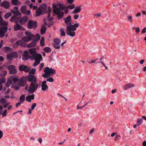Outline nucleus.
<instances>
[{
	"instance_id": "nucleus-60",
	"label": "nucleus",
	"mask_w": 146,
	"mask_h": 146,
	"mask_svg": "<svg viewBox=\"0 0 146 146\" xmlns=\"http://www.w3.org/2000/svg\"><path fill=\"white\" fill-rule=\"evenodd\" d=\"M3 133L1 130H0V139L3 136Z\"/></svg>"
},
{
	"instance_id": "nucleus-50",
	"label": "nucleus",
	"mask_w": 146,
	"mask_h": 146,
	"mask_svg": "<svg viewBox=\"0 0 146 146\" xmlns=\"http://www.w3.org/2000/svg\"><path fill=\"white\" fill-rule=\"evenodd\" d=\"M100 62L104 66L106 70H107L108 69V68L106 66V64L104 62Z\"/></svg>"
},
{
	"instance_id": "nucleus-11",
	"label": "nucleus",
	"mask_w": 146,
	"mask_h": 146,
	"mask_svg": "<svg viewBox=\"0 0 146 146\" xmlns=\"http://www.w3.org/2000/svg\"><path fill=\"white\" fill-rule=\"evenodd\" d=\"M18 45L23 47H25L27 46L26 43L21 40L17 41L16 42V44L13 45V46L14 47H17Z\"/></svg>"
},
{
	"instance_id": "nucleus-34",
	"label": "nucleus",
	"mask_w": 146,
	"mask_h": 146,
	"mask_svg": "<svg viewBox=\"0 0 146 146\" xmlns=\"http://www.w3.org/2000/svg\"><path fill=\"white\" fill-rule=\"evenodd\" d=\"M25 100V95H22L19 98V101L21 102H23Z\"/></svg>"
},
{
	"instance_id": "nucleus-51",
	"label": "nucleus",
	"mask_w": 146,
	"mask_h": 146,
	"mask_svg": "<svg viewBox=\"0 0 146 146\" xmlns=\"http://www.w3.org/2000/svg\"><path fill=\"white\" fill-rule=\"evenodd\" d=\"M3 73L1 74L2 76H5L7 74V72L6 70H3L2 72Z\"/></svg>"
},
{
	"instance_id": "nucleus-12",
	"label": "nucleus",
	"mask_w": 146,
	"mask_h": 146,
	"mask_svg": "<svg viewBox=\"0 0 146 146\" xmlns=\"http://www.w3.org/2000/svg\"><path fill=\"white\" fill-rule=\"evenodd\" d=\"M27 79L28 81L31 83L36 82L37 81L36 78L33 75H29L27 77Z\"/></svg>"
},
{
	"instance_id": "nucleus-58",
	"label": "nucleus",
	"mask_w": 146,
	"mask_h": 146,
	"mask_svg": "<svg viewBox=\"0 0 146 146\" xmlns=\"http://www.w3.org/2000/svg\"><path fill=\"white\" fill-rule=\"evenodd\" d=\"M88 103H87L85 105H84L82 107H79L78 106H77V109H81L82 108L84 107L86 105L88 104Z\"/></svg>"
},
{
	"instance_id": "nucleus-32",
	"label": "nucleus",
	"mask_w": 146,
	"mask_h": 146,
	"mask_svg": "<svg viewBox=\"0 0 146 146\" xmlns=\"http://www.w3.org/2000/svg\"><path fill=\"white\" fill-rule=\"evenodd\" d=\"M59 31L61 32L60 35L61 36H64L65 35L66 33L64 31V28H61L60 29Z\"/></svg>"
},
{
	"instance_id": "nucleus-41",
	"label": "nucleus",
	"mask_w": 146,
	"mask_h": 146,
	"mask_svg": "<svg viewBox=\"0 0 146 146\" xmlns=\"http://www.w3.org/2000/svg\"><path fill=\"white\" fill-rule=\"evenodd\" d=\"M63 7L64 9L63 10H64V13H67L68 12V9L67 8V7H66L65 6H64L63 4Z\"/></svg>"
},
{
	"instance_id": "nucleus-28",
	"label": "nucleus",
	"mask_w": 146,
	"mask_h": 146,
	"mask_svg": "<svg viewBox=\"0 0 146 146\" xmlns=\"http://www.w3.org/2000/svg\"><path fill=\"white\" fill-rule=\"evenodd\" d=\"M21 39L25 43L31 40V39L26 36L22 37Z\"/></svg>"
},
{
	"instance_id": "nucleus-39",
	"label": "nucleus",
	"mask_w": 146,
	"mask_h": 146,
	"mask_svg": "<svg viewBox=\"0 0 146 146\" xmlns=\"http://www.w3.org/2000/svg\"><path fill=\"white\" fill-rule=\"evenodd\" d=\"M11 15V13L10 12H8L5 15L4 18L5 19H7Z\"/></svg>"
},
{
	"instance_id": "nucleus-31",
	"label": "nucleus",
	"mask_w": 146,
	"mask_h": 146,
	"mask_svg": "<svg viewBox=\"0 0 146 146\" xmlns=\"http://www.w3.org/2000/svg\"><path fill=\"white\" fill-rule=\"evenodd\" d=\"M53 44L59 45L60 43V40L58 38H55L54 39Z\"/></svg>"
},
{
	"instance_id": "nucleus-1",
	"label": "nucleus",
	"mask_w": 146,
	"mask_h": 146,
	"mask_svg": "<svg viewBox=\"0 0 146 146\" xmlns=\"http://www.w3.org/2000/svg\"><path fill=\"white\" fill-rule=\"evenodd\" d=\"M28 56L31 57L33 59L36 60L35 62L33 65L34 66H37L39 64L40 60H42V59L41 55L37 54L35 48L30 49L29 50L28 52L27 51H24L22 59L27 60L28 58Z\"/></svg>"
},
{
	"instance_id": "nucleus-38",
	"label": "nucleus",
	"mask_w": 146,
	"mask_h": 146,
	"mask_svg": "<svg viewBox=\"0 0 146 146\" xmlns=\"http://www.w3.org/2000/svg\"><path fill=\"white\" fill-rule=\"evenodd\" d=\"M71 4L68 5L67 6V8L70 9H72L75 7V5L74 4Z\"/></svg>"
},
{
	"instance_id": "nucleus-15",
	"label": "nucleus",
	"mask_w": 146,
	"mask_h": 146,
	"mask_svg": "<svg viewBox=\"0 0 146 146\" xmlns=\"http://www.w3.org/2000/svg\"><path fill=\"white\" fill-rule=\"evenodd\" d=\"M7 30V27H0V37H2L5 36V33Z\"/></svg>"
},
{
	"instance_id": "nucleus-36",
	"label": "nucleus",
	"mask_w": 146,
	"mask_h": 146,
	"mask_svg": "<svg viewBox=\"0 0 146 146\" xmlns=\"http://www.w3.org/2000/svg\"><path fill=\"white\" fill-rule=\"evenodd\" d=\"M40 45L42 46H44V37H42L40 41Z\"/></svg>"
},
{
	"instance_id": "nucleus-21",
	"label": "nucleus",
	"mask_w": 146,
	"mask_h": 146,
	"mask_svg": "<svg viewBox=\"0 0 146 146\" xmlns=\"http://www.w3.org/2000/svg\"><path fill=\"white\" fill-rule=\"evenodd\" d=\"M25 34L26 36L29 38L31 40L35 36L34 35L32 34L31 32L28 31H26L25 33Z\"/></svg>"
},
{
	"instance_id": "nucleus-8",
	"label": "nucleus",
	"mask_w": 146,
	"mask_h": 146,
	"mask_svg": "<svg viewBox=\"0 0 146 146\" xmlns=\"http://www.w3.org/2000/svg\"><path fill=\"white\" fill-rule=\"evenodd\" d=\"M8 83L10 84H15L17 83L18 80V78L15 76H13L10 77L8 80Z\"/></svg>"
},
{
	"instance_id": "nucleus-19",
	"label": "nucleus",
	"mask_w": 146,
	"mask_h": 146,
	"mask_svg": "<svg viewBox=\"0 0 146 146\" xmlns=\"http://www.w3.org/2000/svg\"><path fill=\"white\" fill-rule=\"evenodd\" d=\"M41 89L43 91H46L48 89V87L46 84V81H43L41 85Z\"/></svg>"
},
{
	"instance_id": "nucleus-20",
	"label": "nucleus",
	"mask_w": 146,
	"mask_h": 146,
	"mask_svg": "<svg viewBox=\"0 0 146 146\" xmlns=\"http://www.w3.org/2000/svg\"><path fill=\"white\" fill-rule=\"evenodd\" d=\"M14 10H12L11 11L13 13L17 15H20L21 14L20 12L18 10V8L17 7H15L14 8Z\"/></svg>"
},
{
	"instance_id": "nucleus-56",
	"label": "nucleus",
	"mask_w": 146,
	"mask_h": 146,
	"mask_svg": "<svg viewBox=\"0 0 146 146\" xmlns=\"http://www.w3.org/2000/svg\"><path fill=\"white\" fill-rule=\"evenodd\" d=\"M7 110H5L4 111V112H3V113L2 115L3 116H5L6 115V113H7Z\"/></svg>"
},
{
	"instance_id": "nucleus-29",
	"label": "nucleus",
	"mask_w": 146,
	"mask_h": 146,
	"mask_svg": "<svg viewBox=\"0 0 146 146\" xmlns=\"http://www.w3.org/2000/svg\"><path fill=\"white\" fill-rule=\"evenodd\" d=\"M36 43L35 41H33L31 43L29 44L27 46L28 48H31L34 47L36 46Z\"/></svg>"
},
{
	"instance_id": "nucleus-13",
	"label": "nucleus",
	"mask_w": 146,
	"mask_h": 146,
	"mask_svg": "<svg viewBox=\"0 0 146 146\" xmlns=\"http://www.w3.org/2000/svg\"><path fill=\"white\" fill-rule=\"evenodd\" d=\"M28 20V18L26 17H20L19 18L18 21L21 25H24L27 23Z\"/></svg>"
},
{
	"instance_id": "nucleus-37",
	"label": "nucleus",
	"mask_w": 146,
	"mask_h": 146,
	"mask_svg": "<svg viewBox=\"0 0 146 146\" xmlns=\"http://www.w3.org/2000/svg\"><path fill=\"white\" fill-rule=\"evenodd\" d=\"M127 20L130 22H132L133 21V17L132 15H129L127 17Z\"/></svg>"
},
{
	"instance_id": "nucleus-57",
	"label": "nucleus",
	"mask_w": 146,
	"mask_h": 146,
	"mask_svg": "<svg viewBox=\"0 0 146 146\" xmlns=\"http://www.w3.org/2000/svg\"><path fill=\"white\" fill-rule=\"evenodd\" d=\"M120 137V135H115V141H117V140L118 139L119 137Z\"/></svg>"
},
{
	"instance_id": "nucleus-49",
	"label": "nucleus",
	"mask_w": 146,
	"mask_h": 146,
	"mask_svg": "<svg viewBox=\"0 0 146 146\" xmlns=\"http://www.w3.org/2000/svg\"><path fill=\"white\" fill-rule=\"evenodd\" d=\"M36 70L35 69L33 68L30 71L29 73L31 74H34L35 73Z\"/></svg>"
},
{
	"instance_id": "nucleus-22",
	"label": "nucleus",
	"mask_w": 146,
	"mask_h": 146,
	"mask_svg": "<svg viewBox=\"0 0 146 146\" xmlns=\"http://www.w3.org/2000/svg\"><path fill=\"white\" fill-rule=\"evenodd\" d=\"M35 98V95L33 94L31 95H29L27 96L26 98V100L29 102H31V100H33Z\"/></svg>"
},
{
	"instance_id": "nucleus-23",
	"label": "nucleus",
	"mask_w": 146,
	"mask_h": 146,
	"mask_svg": "<svg viewBox=\"0 0 146 146\" xmlns=\"http://www.w3.org/2000/svg\"><path fill=\"white\" fill-rule=\"evenodd\" d=\"M8 24V22L3 20L1 14H0V25L6 26Z\"/></svg>"
},
{
	"instance_id": "nucleus-33",
	"label": "nucleus",
	"mask_w": 146,
	"mask_h": 146,
	"mask_svg": "<svg viewBox=\"0 0 146 146\" xmlns=\"http://www.w3.org/2000/svg\"><path fill=\"white\" fill-rule=\"evenodd\" d=\"M3 49L4 52H8L12 51L11 48L9 47H5Z\"/></svg>"
},
{
	"instance_id": "nucleus-53",
	"label": "nucleus",
	"mask_w": 146,
	"mask_h": 146,
	"mask_svg": "<svg viewBox=\"0 0 146 146\" xmlns=\"http://www.w3.org/2000/svg\"><path fill=\"white\" fill-rule=\"evenodd\" d=\"M74 0H66L67 2L69 4H71L72 3Z\"/></svg>"
},
{
	"instance_id": "nucleus-52",
	"label": "nucleus",
	"mask_w": 146,
	"mask_h": 146,
	"mask_svg": "<svg viewBox=\"0 0 146 146\" xmlns=\"http://www.w3.org/2000/svg\"><path fill=\"white\" fill-rule=\"evenodd\" d=\"M10 104L9 102H7V103H4V107L5 108H6Z\"/></svg>"
},
{
	"instance_id": "nucleus-43",
	"label": "nucleus",
	"mask_w": 146,
	"mask_h": 146,
	"mask_svg": "<svg viewBox=\"0 0 146 146\" xmlns=\"http://www.w3.org/2000/svg\"><path fill=\"white\" fill-rule=\"evenodd\" d=\"M46 81L50 82H52L54 81V79L52 77H50L46 79Z\"/></svg>"
},
{
	"instance_id": "nucleus-64",
	"label": "nucleus",
	"mask_w": 146,
	"mask_h": 146,
	"mask_svg": "<svg viewBox=\"0 0 146 146\" xmlns=\"http://www.w3.org/2000/svg\"><path fill=\"white\" fill-rule=\"evenodd\" d=\"M143 146H146V141H144L142 143Z\"/></svg>"
},
{
	"instance_id": "nucleus-25",
	"label": "nucleus",
	"mask_w": 146,
	"mask_h": 146,
	"mask_svg": "<svg viewBox=\"0 0 146 146\" xmlns=\"http://www.w3.org/2000/svg\"><path fill=\"white\" fill-rule=\"evenodd\" d=\"M11 3L14 5H20L21 4V2L18 0H12Z\"/></svg>"
},
{
	"instance_id": "nucleus-26",
	"label": "nucleus",
	"mask_w": 146,
	"mask_h": 146,
	"mask_svg": "<svg viewBox=\"0 0 146 146\" xmlns=\"http://www.w3.org/2000/svg\"><path fill=\"white\" fill-rule=\"evenodd\" d=\"M134 86V85L132 84H128L125 85L124 87V88L125 90H127L128 89L133 87Z\"/></svg>"
},
{
	"instance_id": "nucleus-24",
	"label": "nucleus",
	"mask_w": 146,
	"mask_h": 146,
	"mask_svg": "<svg viewBox=\"0 0 146 146\" xmlns=\"http://www.w3.org/2000/svg\"><path fill=\"white\" fill-rule=\"evenodd\" d=\"M81 10V6L76 7L72 13L73 14L78 13L80 12Z\"/></svg>"
},
{
	"instance_id": "nucleus-63",
	"label": "nucleus",
	"mask_w": 146,
	"mask_h": 146,
	"mask_svg": "<svg viewBox=\"0 0 146 146\" xmlns=\"http://www.w3.org/2000/svg\"><path fill=\"white\" fill-rule=\"evenodd\" d=\"M146 32V28H144L142 30V33H144Z\"/></svg>"
},
{
	"instance_id": "nucleus-42",
	"label": "nucleus",
	"mask_w": 146,
	"mask_h": 146,
	"mask_svg": "<svg viewBox=\"0 0 146 146\" xmlns=\"http://www.w3.org/2000/svg\"><path fill=\"white\" fill-rule=\"evenodd\" d=\"M143 122V120L141 118H139L137 120V123L138 125H140Z\"/></svg>"
},
{
	"instance_id": "nucleus-3",
	"label": "nucleus",
	"mask_w": 146,
	"mask_h": 146,
	"mask_svg": "<svg viewBox=\"0 0 146 146\" xmlns=\"http://www.w3.org/2000/svg\"><path fill=\"white\" fill-rule=\"evenodd\" d=\"M79 25L78 23H74L73 25H68L66 27V34L72 37L75 36V32L77 28L78 27Z\"/></svg>"
},
{
	"instance_id": "nucleus-4",
	"label": "nucleus",
	"mask_w": 146,
	"mask_h": 146,
	"mask_svg": "<svg viewBox=\"0 0 146 146\" xmlns=\"http://www.w3.org/2000/svg\"><path fill=\"white\" fill-rule=\"evenodd\" d=\"M44 74L42 75V76L44 78H47L53 75L56 72L54 69L46 67L44 69Z\"/></svg>"
},
{
	"instance_id": "nucleus-35",
	"label": "nucleus",
	"mask_w": 146,
	"mask_h": 146,
	"mask_svg": "<svg viewBox=\"0 0 146 146\" xmlns=\"http://www.w3.org/2000/svg\"><path fill=\"white\" fill-rule=\"evenodd\" d=\"M46 30V28L45 26H42L41 28L40 32L41 34L43 35L44 34Z\"/></svg>"
},
{
	"instance_id": "nucleus-30",
	"label": "nucleus",
	"mask_w": 146,
	"mask_h": 146,
	"mask_svg": "<svg viewBox=\"0 0 146 146\" xmlns=\"http://www.w3.org/2000/svg\"><path fill=\"white\" fill-rule=\"evenodd\" d=\"M44 51L46 53H50L52 51L51 49L49 47H46L43 49Z\"/></svg>"
},
{
	"instance_id": "nucleus-47",
	"label": "nucleus",
	"mask_w": 146,
	"mask_h": 146,
	"mask_svg": "<svg viewBox=\"0 0 146 146\" xmlns=\"http://www.w3.org/2000/svg\"><path fill=\"white\" fill-rule=\"evenodd\" d=\"M36 103H33L31 106V108L30 109L32 110H34L35 108L36 107Z\"/></svg>"
},
{
	"instance_id": "nucleus-10",
	"label": "nucleus",
	"mask_w": 146,
	"mask_h": 146,
	"mask_svg": "<svg viewBox=\"0 0 146 146\" xmlns=\"http://www.w3.org/2000/svg\"><path fill=\"white\" fill-rule=\"evenodd\" d=\"M7 58L9 60H12L13 58L17 57L18 55L17 52H12L7 54L6 55Z\"/></svg>"
},
{
	"instance_id": "nucleus-18",
	"label": "nucleus",
	"mask_w": 146,
	"mask_h": 146,
	"mask_svg": "<svg viewBox=\"0 0 146 146\" xmlns=\"http://www.w3.org/2000/svg\"><path fill=\"white\" fill-rule=\"evenodd\" d=\"M71 17L70 15H68L65 19H64V23L66 24V27L68 25H72Z\"/></svg>"
},
{
	"instance_id": "nucleus-55",
	"label": "nucleus",
	"mask_w": 146,
	"mask_h": 146,
	"mask_svg": "<svg viewBox=\"0 0 146 146\" xmlns=\"http://www.w3.org/2000/svg\"><path fill=\"white\" fill-rule=\"evenodd\" d=\"M79 17V15H75L74 16V18L75 20L77 19Z\"/></svg>"
},
{
	"instance_id": "nucleus-45",
	"label": "nucleus",
	"mask_w": 146,
	"mask_h": 146,
	"mask_svg": "<svg viewBox=\"0 0 146 146\" xmlns=\"http://www.w3.org/2000/svg\"><path fill=\"white\" fill-rule=\"evenodd\" d=\"M48 11L47 12L48 13V17L49 18L50 16V13L51 12V7H48Z\"/></svg>"
},
{
	"instance_id": "nucleus-61",
	"label": "nucleus",
	"mask_w": 146,
	"mask_h": 146,
	"mask_svg": "<svg viewBox=\"0 0 146 146\" xmlns=\"http://www.w3.org/2000/svg\"><path fill=\"white\" fill-rule=\"evenodd\" d=\"M141 14L140 12H138L137 14L135 15V16L137 17L140 16L141 15Z\"/></svg>"
},
{
	"instance_id": "nucleus-16",
	"label": "nucleus",
	"mask_w": 146,
	"mask_h": 146,
	"mask_svg": "<svg viewBox=\"0 0 146 146\" xmlns=\"http://www.w3.org/2000/svg\"><path fill=\"white\" fill-rule=\"evenodd\" d=\"M26 8L27 7L26 6H23L21 8L20 11L23 13L27 15H29L31 11L29 10L28 11L27 10Z\"/></svg>"
},
{
	"instance_id": "nucleus-2",
	"label": "nucleus",
	"mask_w": 146,
	"mask_h": 146,
	"mask_svg": "<svg viewBox=\"0 0 146 146\" xmlns=\"http://www.w3.org/2000/svg\"><path fill=\"white\" fill-rule=\"evenodd\" d=\"M53 13L58 16L59 18H61L64 15V13L61 11L64 9L63 7V4L59 2L53 3L52 5Z\"/></svg>"
},
{
	"instance_id": "nucleus-62",
	"label": "nucleus",
	"mask_w": 146,
	"mask_h": 146,
	"mask_svg": "<svg viewBox=\"0 0 146 146\" xmlns=\"http://www.w3.org/2000/svg\"><path fill=\"white\" fill-rule=\"evenodd\" d=\"M117 133V132H114V133H112L111 134V137H113Z\"/></svg>"
},
{
	"instance_id": "nucleus-44",
	"label": "nucleus",
	"mask_w": 146,
	"mask_h": 146,
	"mask_svg": "<svg viewBox=\"0 0 146 146\" xmlns=\"http://www.w3.org/2000/svg\"><path fill=\"white\" fill-rule=\"evenodd\" d=\"M35 37L36 40L38 41L40 40V36L38 34H36L35 35Z\"/></svg>"
},
{
	"instance_id": "nucleus-5",
	"label": "nucleus",
	"mask_w": 146,
	"mask_h": 146,
	"mask_svg": "<svg viewBox=\"0 0 146 146\" xmlns=\"http://www.w3.org/2000/svg\"><path fill=\"white\" fill-rule=\"evenodd\" d=\"M39 85L36 82L31 83L30 84L28 92L30 94L33 93L37 89Z\"/></svg>"
},
{
	"instance_id": "nucleus-48",
	"label": "nucleus",
	"mask_w": 146,
	"mask_h": 146,
	"mask_svg": "<svg viewBox=\"0 0 146 146\" xmlns=\"http://www.w3.org/2000/svg\"><path fill=\"white\" fill-rule=\"evenodd\" d=\"M53 46L56 49H59L60 47V46L58 45H57V44H53Z\"/></svg>"
},
{
	"instance_id": "nucleus-54",
	"label": "nucleus",
	"mask_w": 146,
	"mask_h": 146,
	"mask_svg": "<svg viewBox=\"0 0 146 146\" xmlns=\"http://www.w3.org/2000/svg\"><path fill=\"white\" fill-rule=\"evenodd\" d=\"M135 32L137 33H139L140 31V29L139 27H137L135 28Z\"/></svg>"
},
{
	"instance_id": "nucleus-7",
	"label": "nucleus",
	"mask_w": 146,
	"mask_h": 146,
	"mask_svg": "<svg viewBox=\"0 0 146 146\" xmlns=\"http://www.w3.org/2000/svg\"><path fill=\"white\" fill-rule=\"evenodd\" d=\"M46 8V4L42 5L41 7H39L36 11V15L37 16H39L43 13L42 10H45Z\"/></svg>"
},
{
	"instance_id": "nucleus-17",
	"label": "nucleus",
	"mask_w": 146,
	"mask_h": 146,
	"mask_svg": "<svg viewBox=\"0 0 146 146\" xmlns=\"http://www.w3.org/2000/svg\"><path fill=\"white\" fill-rule=\"evenodd\" d=\"M0 6L8 9L10 6V3L7 1H4L0 3Z\"/></svg>"
},
{
	"instance_id": "nucleus-59",
	"label": "nucleus",
	"mask_w": 146,
	"mask_h": 146,
	"mask_svg": "<svg viewBox=\"0 0 146 146\" xmlns=\"http://www.w3.org/2000/svg\"><path fill=\"white\" fill-rule=\"evenodd\" d=\"M44 66V63H42L40 64V70H41V69Z\"/></svg>"
},
{
	"instance_id": "nucleus-27",
	"label": "nucleus",
	"mask_w": 146,
	"mask_h": 146,
	"mask_svg": "<svg viewBox=\"0 0 146 146\" xmlns=\"http://www.w3.org/2000/svg\"><path fill=\"white\" fill-rule=\"evenodd\" d=\"M22 28V27L20 25L17 24V23L16 25L14 26V30L15 31L21 29Z\"/></svg>"
},
{
	"instance_id": "nucleus-46",
	"label": "nucleus",
	"mask_w": 146,
	"mask_h": 146,
	"mask_svg": "<svg viewBox=\"0 0 146 146\" xmlns=\"http://www.w3.org/2000/svg\"><path fill=\"white\" fill-rule=\"evenodd\" d=\"M0 101L2 103L4 104L6 103V100L3 98H2L0 100Z\"/></svg>"
},
{
	"instance_id": "nucleus-14",
	"label": "nucleus",
	"mask_w": 146,
	"mask_h": 146,
	"mask_svg": "<svg viewBox=\"0 0 146 146\" xmlns=\"http://www.w3.org/2000/svg\"><path fill=\"white\" fill-rule=\"evenodd\" d=\"M19 70L20 71H24L25 72H29L30 70V68L26 66L21 65L19 66Z\"/></svg>"
},
{
	"instance_id": "nucleus-9",
	"label": "nucleus",
	"mask_w": 146,
	"mask_h": 146,
	"mask_svg": "<svg viewBox=\"0 0 146 146\" xmlns=\"http://www.w3.org/2000/svg\"><path fill=\"white\" fill-rule=\"evenodd\" d=\"M8 69L9 71V73L11 74H15L17 71L16 69V66L14 65H11L8 66Z\"/></svg>"
},
{
	"instance_id": "nucleus-40",
	"label": "nucleus",
	"mask_w": 146,
	"mask_h": 146,
	"mask_svg": "<svg viewBox=\"0 0 146 146\" xmlns=\"http://www.w3.org/2000/svg\"><path fill=\"white\" fill-rule=\"evenodd\" d=\"M6 82V80L3 78H0V84H2L5 83Z\"/></svg>"
},
{
	"instance_id": "nucleus-6",
	"label": "nucleus",
	"mask_w": 146,
	"mask_h": 146,
	"mask_svg": "<svg viewBox=\"0 0 146 146\" xmlns=\"http://www.w3.org/2000/svg\"><path fill=\"white\" fill-rule=\"evenodd\" d=\"M27 27L30 29H34L37 27L36 22L32 21H29L27 23Z\"/></svg>"
}]
</instances>
